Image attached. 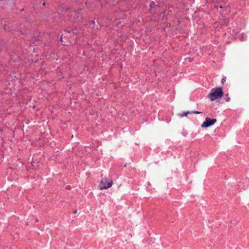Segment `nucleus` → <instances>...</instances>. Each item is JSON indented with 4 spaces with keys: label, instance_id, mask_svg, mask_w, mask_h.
<instances>
[{
    "label": "nucleus",
    "instance_id": "nucleus-1",
    "mask_svg": "<svg viewBox=\"0 0 249 249\" xmlns=\"http://www.w3.org/2000/svg\"><path fill=\"white\" fill-rule=\"evenodd\" d=\"M223 95V92L221 88H213L211 89L208 97L211 101H214L217 98H221Z\"/></svg>",
    "mask_w": 249,
    "mask_h": 249
},
{
    "label": "nucleus",
    "instance_id": "nucleus-2",
    "mask_svg": "<svg viewBox=\"0 0 249 249\" xmlns=\"http://www.w3.org/2000/svg\"><path fill=\"white\" fill-rule=\"evenodd\" d=\"M113 184V181L107 178H103L100 181L99 183V188L100 190L107 189L111 187Z\"/></svg>",
    "mask_w": 249,
    "mask_h": 249
},
{
    "label": "nucleus",
    "instance_id": "nucleus-3",
    "mask_svg": "<svg viewBox=\"0 0 249 249\" xmlns=\"http://www.w3.org/2000/svg\"><path fill=\"white\" fill-rule=\"evenodd\" d=\"M216 119H210L209 118H206L205 119V121L204 122L201 124V126L202 127H207L211 125H213L216 122Z\"/></svg>",
    "mask_w": 249,
    "mask_h": 249
},
{
    "label": "nucleus",
    "instance_id": "nucleus-4",
    "mask_svg": "<svg viewBox=\"0 0 249 249\" xmlns=\"http://www.w3.org/2000/svg\"><path fill=\"white\" fill-rule=\"evenodd\" d=\"M191 113V112L190 111H186V112H182V114H180V116L183 117V116H187V115L188 114H190Z\"/></svg>",
    "mask_w": 249,
    "mask_h": 249
},
{
    "label": "nucleus",
    "instance_id": "nucleus-5",
    "mask_svg": "<svg viewBox=\"0 0 249 249\" xmlns=\"http://www.w3.org/2000/svg\"><path fill=\"white\" fill-rule=\"evenodd\" d=\"M155 4L154 1H152L150 4V8L154 7L155 6Z\"/></svg>",
    "mask_w": 249,
    "mask_h": 249
},
{
    "label": "nucleus",
    "instance_id": "nucleus-6",
    "mask_svg": "<svg viewBox=\"0 0 249 249\" xmlns=\"http://www.w3.org/2000/svg\"><path fill=\"white\" fill-rule=\"evenodd\" d=\"M226 77H224L221 80V83L222 84H224V83L226 82Z\"/></svg>",
    "mask_w": 249,
    "mask_h": 249
},
{
    "label": "nucleus",
    "instance_id": "nucleus-7",
    "mask_svg": "<svg viewBox=\"0 0 249 249\" xmlns=\"http://www.w3.org/2000/svg\"><path fill=\"white\" fill-rule=\"evenodd\" d=\"M191 113H194V114H200L201 113V112H199V111H192Z\"/></svg>",
    "mask_w": 249,
    "mask_h": 249
},
{
    "label": "nucleus",
    "instance_id": "nucleus-8",
    "mask_svg": "<svg viewBox=\"0 0 249 249\" xmlns=\"http://www.w3.org/2000/svg\"><path fill=\"white\" fill-rule=\"evenodd\" d=\"M227 98L226 99V102H229L230 101V97H228V94L226 95Z\"/></svg>",
    "mask_w": 249,
    "mask_h": 249
},
{
    "label": "nucleus",
    "instance_id": "nucleus-9",
    "mask_svg": "<svg viewBox=\"0 0 249 249\" xmlns=\"http://www.w3.org/2000/svg\"><path fill=\"white\" fill-rule=\"evenodd\" d=\"M62 36H61L60 37V40L63 42V40H62Z\"/></svg>",
    "mask_w": 249,
    "mask_h": 249
},
{
    "label": "nucleus",
    "instance_id": "nucleus-10",
    "mask_svg": "<svg viewBox=\"0 0 249 249\" xmlns=\"http://www.w3.org/2000/svg\"><path fill=\"white\" fill-rule=\"evenodd\" d=\"M73 213H75V214L76 213H77V211L76 210L74 211L73 212Z\"/></svg>",
    "mask_w": 249,
    "mask_h": 249
}]
</instances>
